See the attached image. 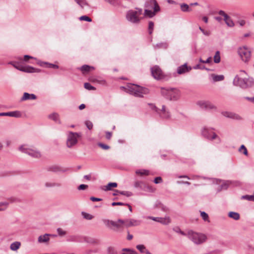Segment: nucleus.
Returning a JSON list of instances; mask_svg holds the SVG:
<instances>
[{
    "label": "nucleus",
    "instance_id": "nucleus-1",
    "mask_svg": "<svg viewBox=\"0 0 254 254\" xmlns=\"http://www.w3.org/2000/svg\"><path fill=\"white\" fill-rule=\"evenodd\" d=\"M161 95L171 101L178 100L181 96L180 91L174 88H161Z\"/></svg>",
    "mask_w": 254,
    "mask_h": 254
},
{
    "label": "nucleus",
    "instance_id": "nucleus-2",
    "mask_svg": "<svg viewBox=\"0 0 254 254\" xmlns=\"http://www.w3.org/2000/svg\"><path fill=\"white\" fill-rule=\"evenodd\" d=\"M142 13V9L135 8V10L131 9L127 11L126 15V19L129 22L138 24L140 23L142 18L140 15Z\"/></svg>",
    "mask_w": 254,
    "mask_h": 254
},
{
    "label": "nucleus",
    "instance_id": "nucleus-3",
    "mask_svg": "<svg viewBox=\"0 0 254 254\" xmlns=\"http://www.w3.org/2000/svg\"><path fill=\"white\" fill-rule=\"evenodd\" d=\"M127 90L130 94L137 97H143L144 94H147L149 93V90L147 88L135 84L127 85Z\"/></svg>",
    "mask_w": 254,
    "mask_h": 254
},
{
    "label": "nucleus",
    "instance_id": "nucleus-4",
    "mask_svg": "<svg viewBox=\"0 0 254 254\" xmlns=\"http://www.w3.org/2000/svg\"><path fill=\"white\" fill-rule=\"evenodd\" d=\"M189 238L196 245H200L207 240V236L202 233H199L190 231L188 232Z\"/></svg>",
    "mask_w": 254,
    "mask_h": 254
},
{
    "label": "nucleus",
    "instance_id": "nucleus-5",
    "mask_svg": "<svg viewBox=\"0 0 254 254\" xmlns=\"http://www.w3.org/2000/svg\"><path fill=\"white\" fill-rule=\"evenodd\" d=\"M234 83L245 88L253 86L254 84V80L252 77L242 78L236 76L234 79Z\"/></svg>",
    "mask_w": 254,
    "mask_h": 254
},
{
    "label": "nucleus",
    "instance_id": "nucleus-6",
    "mask_svg": "<svg viewBox=\"0 0 254 254\" xmlns=\"http://www.w3.org/2000/svg\"><path fill=\"white\" fill-rule=\"evenodd\" d=\"M81 133L77 132H69L66 140V145L71 148L77 143V138L81 137Z\"/></svg>",
    "mask_w": 254,
    "mask_h": 254
},
{
    "label": "nucleus",
    "instance_id": "nucleus-7",
    "mask_svg": "<svg viewBox=\"0 0 254 254\" xmlns=\"http://www.w3.org/2000/svg\"><path fill=\"white\" fill-rule=\"evenodd\" d=\"M19 149L21 152L27 154L34 158H39L41 156V152L39 150L37 149L27 148L24 145L20 146Z\"/></svg>",
    "mask_w": 254,
    "mask_h": 254
},
{
    "label": "nucleus",
    "instance_id": "nucleus-8",
    "mask_svg": "<svg viewBox=\"0 0 254 254\" xmlns=\"http://www.w3.org/2000/svg\"><path fill=\"white\" fill-rule=\"evenodd\" d=\"M238 54L242 60L245 62H248L250 59L251 52L246 46L239 48Z\"/></svg>",
    "mask_w": 254,
    "mask_h": 254
},
{
    "label": "nucleus",
    "instance_id": "nucleus-9",
    "mask_svg": "<svg viewBox=\"0 0 254 254\" xmlns=\"http://www.w3.org/2000/svg\"><path fill=\"white\" fill-rule=\"evenodd\" d=\"M151 74L155 79L159 80L163 77V72L158 66H154L151 68Z\"/></svg>",
    "mask_w": 254,
    "mask_h": 254
},
{
    "label": "nucleus",
    "instance_id": "nucleus-10",
    "mask_svg": "<svg viewBox=\"0 0 254 254\" xmlns=\"http://www.w3.org/2000/svg\"><path fill=\"white\" fill-rule=\"evenodd\" d=\"M134 187L135 188H139L141 190L144 191H154V190L151 187L147 186L144 182L142 181H136L134 183Z\"/></svg>",
    "mask_w": 254,
    "mask_h": 254
},
{
    "label": "nucleus",
    "instance_id": "nucleus-11",
    "mask_svg": "<svg viewBox=\"0 0 254 254\" xmlns=\"http://www.w3.org/2000/svg\"><path fill=\"white\" fill-rule=\"evenodd\" d=\"M13 66L19 70L25 72L32 73L39 72V70L30 66H23L21 65L14 64Z\"/></svg>",
    "mask_w": 254,
    "mask_h": 254
},
{
    "label": "nucleus",
    "instance_id": "nucleus-12",
    "mask_svg": "<svg viewBox=\"0 0 254 254\" xmlns=\"http://www.w3.org/2000/svg\"><path fill=\"white\" fill-rule=\"evenodd\" d=\"M156 112L163 119H169L171 116L170 113L167 110L165 105H162L161 109L156 110Z\"/></svg>",
    "mask_w": 254,
    "mask_h": 254
},
{
    "label": "nucleus",
    "instance_id": "nucleus-13",
    "mask_svg": "<svg viewBox=\"0 0 254 254\" xmlns=\"http://www.w3.org/2000/svg\"><path fill=\"white\" fill-rule=\"evenodd\" d=\"M218 14L224 17V20L226 24L229 27H233L234 26V23L232 20L231 18L223 10L219 11Z\"/></svg>",
    "mask_w": 254,
    "mask_h": 254
},
{
    "label": "nucleus",
    "instance_id": "nucleus-14",
    "mask_svg": "<svg viewBox=\"0 0 254 254\" xmlns=\"http://www.w3.org/2000/svg\"><path fill=\"white\" fill-rule=\"evenodd\" d=\"M197 104L202 109H216V107L209 101H199Z\"/></svg>",
    "mask_w": 254,
    "mask_h": 254
},
{
    "label": "nucleus",
    "instance_id": "nucleus-15",
    "mask_svg": "<svg viewBox=\"0 0 254 254\" xmlns=\"http://www.w3.org/2000/svg\"><path fill=\"white\" fill-rule=\"evenodd\" d=\"M149 219H151L153 221L160 222L163 224H168L170 223V219L169 217H166L165 218L161 217H154L152 216H149L148 217Z\"/></svg>",
    "mask_w": 254,
    "mask_h": 254
},
{
    "label": "nucleus",
    "instance_id": "nucleus-16",
    "mask_svg": "<svg viewBox=\"0 0 254 254\" xmlns=\"http://www.w3.org/2000/svg\"><path fill=\"white\" fill-rule=\"evenodd\" d=\"M124 221L125 225L127 227L138 226L140 224V221L134 219H127Z\"/></svg>",
    "mask_w": 254,
    "mask_h": 254
},
{
    "label": "nucleus",
    "instance_id": "nucleus-17",
    "mask_svg": "<svg viewBox=\"0 0 254 254\" xmlns=\"http://www.w3.org/2000/svg\"><path fill=\"white\" fill-rule=\"evenodd\" d=\"M21 114L20 112L16 111L9 112L0 113V116H9L15 118H18L21 116Z\"/></svg>",
    "mask_w": 254,
    "mask_h": 254
},
{
    "label": "nucleus",
    "instance_id": "nucleus-18",
    "mask_svg": "<svg viewBox=\"0 0 254 254\" xmlns=\"http://www.w3.org/2000/svg\"><path fill=\"white\" fill-rule=\"evenodd\" d=\"M191 67L190 66H188L187 64H185L183 65L178 67L177 69V72L179 74L185 73L187 72H189L190 70Z\"/></svg>",
    "mask_w": 254,
    "mask_h": 254
},
{
    "label": "nucleus",
    "instance_id": "nucleus-19",
    "mask_svg": "<svg viewBox=\"0 0 254 254\" xmlns=\"http://www.w3.org/2000/svg\"><path fill=\"white\" fill-rule=\"evenodd\" d=\"M124 224V221L122 219H119L117 222L115 221V224L113 225V227H115L113 230L116 231L122 230Z\"/></svg>",
    "mask_w": 254,
    "mask_h": 254
},
{
    "label": "nucleus",
    "instance_id": "nucleus-20",
    "mask_svg": "<svg viewBox=\"0 0 254 254\" xmlns=\"http://www.w3.org/2000/svg\"><path fill=\"white\" fill-rule=\"evenodd\" d=\"M202 133L205 137L209 139L213 140L218 137L217 135L214 132H213V135L211 137L208 133L207 129L206 128H203Z\"/></svg>",
    "mask_w": 254,
    "mask_h": 254
},
{
    "label": "nucleus",
    "instance_id": "nucleus-21",
    "mask_svg": "<svg viewBox=\"0 0 254 254\" xmlns=\"http://www.w3.org/2000/svg\"><path fill=\"white\" fill-rule=\"evenodd\" d=\"M83 74H85L90 71L91 70H94L93 66H89L88 65L84 64L79 68Z\"/></svg>",
    "mask_w": 254,
    "mask_h": 254
},
{
    "label": "nucleus",
    "instance_id": "nucleus-22",
    "mask_svg": "<svg viewBox=\"0 0 254 254\" xmlns=\"http://www.w3.org/2000/svg\"><path fill=\"white\" fill-rule=\"evenodd\" d=\"M36 96L34 94H29L28 93L25 92L23 94L21 100L23 101L27 100H35L36 99Z\"/></svg>",
    "mask_w": 254,
    "mask_h": 254
},
{
    "label": "nucleus",
    "instance_id": "nucleus-23",
    "mask_svg": "<svg viewBox=\"0 0 254 254\" xmlns=\"http://www.w3.org/2000/svg\"><path fill=\"white\" fill-rule=\"evenodd\" d=\"M49 236H50V235L48 234L40 236L38 239V242L40 243L48 242L50 240L49 238Z\"/></svg>",
    "mask_w": 254,
    "mask_h": 254
},
{
    "label": "nucleus",
    "instance_id": "nucleus-24",
    "mask_svg": "<svg viewBox=\"0 0 254 254\" xmlns=\"http://www.w3.org/2000/svg\"><path fill=\"white\" fill-rule=\"evenodd\" d=\"M38 64L41 66H43L45 65H47V67L49 68H56V69H57L59 68V66L58 65L49 63L47 62H39L38 63Z\"/></svg>",
    "mask_w": 254,
    "mask_h": 254
},
{
    "label": "nucleus",
    "instance_id": "nucleus-25",
    "mask_svg": "<svg viewBox=\"0 0 254 254\" xmlns=\"http://www.w3.org/2000/svg\"><path fill=\"white\" fill-rule=\"evenodd\" d=\"M45 187L46 188H50L53 187H60L61 185L60 183L53 182H45Z\"/></svg>",
    "mask_w": 254,
    "mask_h": 254
},
{
    "label": "nucleus",
    "instance_id": "nucleus-26",
    "mask_svg": "<svg viewBox=\"0 0 254 254\" xmlns=\"http://www.w3.org/2000/svg\"><path fill=\"white\" fill-rule=\"evenodd\" d=\"M48 117L50 119H51L53 121H54L56 122H57L58 123H60V121L59 120V115L56 113H53L51 114H50L48 116Z\"/></svg>",
    "mask_w": 254,
    "mask_h": 254
},
{
    "label": "nucleus",
    "instance_id": "nucleus-27",
    "mask_svg": "<svg viewBox=\"0 0 254 254\" xmlns=\"http://www.w3.org/2000/svg\"><path fill=\"white\" fill-rule=\"evenodd\" d=\"M21 243L19 242H15L11 244L10 249L13 251H17L20 247Z\"/></svg>",
    "mask_w": 254,
    "mask_h": 254
},
{
    "label": "nucleus",
    "instance_id": "nucleus-28",
    "mask_svg": "<svg viewBox=\"0 0 254 254\" xmlns=\"http://www.w3.org/2000/svg\"><path fill=\"white\" fill-rule=\"evenodd\" d=\"M85 241L92 245H96L98 243V240L91 237H86L85 238Z\"/></svg>",
    "mask_w": 254,
    "mask_h": 254
},
{
    "label": "nucleus",
    "instance_id": "nucleus-29",
    "mask_svg": "<svg viewBox=\"0 0 254 254\" xmlns=\"http://www.w3.org/2000/svg\"><path fill=\"white\" fill-rule=\"evenodd\" d=\"M211 76L214 82L222 81L224 79V76L223 75H215L212 74Z\"/></svg>",
    "mask_w": 254,
    "mask_h": 254
},
{
    "label": "nucleus",
    "instance_id": "nucleus-30",
    "mask_svg": "<svg viewBox=\"0 0 254 254\" xmlns=\"http://www.w3.org/2000/svg\"><path fill=\"white\" fill-rule=\"evenodd\" d=\"M181 9L183 12H190L192 9L190 8L189 5L186 3H182L180 4Z\"/></svg>",
    "mask_w": 254,
    "mask_h": 254
},
{
    "label": "nucleus",
    "instance_id": "nucleus-31",
    "mask_svg": "<svg viewBox=\"0 0 254 254\" xmlns=\"http://www.w3.org/2000/svg\"><path fill=\"white\" fill-rule=\"evenodd\" d=\"M228 216L235 220H238L240 219V214L237 212H230L228 214Z\"/></svg>",
    "mask_w": 254,
    "mask_h": 254
},
{
    "label": "nucleus",
    "instance_id": "nucleus-32",
    "mask_svg": "<svg viewBox=\"0 0 254 254\" xmlns=\"http://www.w3.org/2000/svg\"><path fill=\"white\" fill-rule=\"evenodd\" d=\"M48 170L51 172H57L61 171V169L60 167L57 165H53L50 166L48 168Z\"/></svg>",
    "mask_w": 254,
    "mask_h": 254
},
{
    "label": "nucleus",
    "instance_id": "nucleus-33",
    "mask_svg": "<svg viewBox=\"0 0 254 254\" xmlns=\"http://www.w3.org/2000/svg\"><path fill=\"white\" fill-rule=\"evenodd\" d=\"M135 173L137 175H139L140 176H147L149 175V171L146 170L141 169V170H137L135 171Z\"/></svg>",
    "mask_w": 254,
    "mask_h": 254
},
{
    "label": "nucleus",
    "instance_id": "nucleus-34",
    "mask_svg": "<svg viewBox=\"0 0 254 254\" xmlns=\"http://www.w3.org/2000/svg\"><path fill=\"white\" fill-rule=\"evenodd\" d=\"M154 23L153 22L150 21L148 22V31L149 35L152 34L154 29Z\"/></svg>",
    "mask_w": 254,
    "mask_h": 254
},
{
    "label": "nucleus",
    "instance_id": "nucleus-35",
    "mask_svg": "<svg viewBox=\"0 0 254 254\" xmlns=\"http://www.w3.org/2000/svg\"><path fill=\"white\" fill-rule=\"evenodd\" d=\"M116 191L119 193L120 194L125 195L127 197L131 196L133 195L132 192L129 191H120V190H116Z\"/></svg>",
    "mask_w": 254,
    "mask_h": 254
},
{
    "label": "nucleus",
    "instance_id": "nucleus-36",
    "mask_svg": "<svg viewBox=\"0 0 254 254\" xmlns=\"http://www.w3.org/2000/svg\"><path fill=\"white\" fill-rule=\"evenodd\" d=\"M117 187V184L116 183H109L106 186V188L104 189L105 190H111L112 188H116Z\"/></svg>",
    "mask_w": 254,
    "mask_h": 254
},
{
    "label": "nucleus",
    "instance_id": "nucleus-37",
    "mask_svg": "<svg viewBox=\"0 0 254 254\" xmlns=\"http://www.w3.org/2000/svg\"><path fill=\"white\" fill-rule=\"evenodd\" d=\"M219 51H217L214 56V62L215 63H219L220 62V55Z\"/></svg>",
    "mask_w": 254,
    "mask_h": 254
},
{
    "label": "nucleus",
    "instance_id": "nucleus-38",
    "mask_svg": "<svg viewBox=\"0 0 254 254\" xmlns=\"http://www.w3.org/2000/svg\"><path fill=\"white\" fill-rule=\"evenodd\" d=\"M155 12L148 9H145L144 15L148 16L150 18L153 17L155 15Z\"/></svg>",
    "mask_w": 254,
    "mask_h": 254
},
{
    "label": "nucleus",
    "instance_id": "nucleus-39",
    "mask_svg": "<svg viewBox=\"0 0 254 254\" xmlns=\"http://www.w3.org/2000/svg\"><path fill=\"white\" fill-rule=\"evenodd\" d=\"M231 119L238 120V121L242 120V118L241 116H240L239 115H238L237 114H236V113H234L233 112H232Z\"/></svg>",
    "mask_w": 254,
    "mask_h": 254
},
{
    "label": "nucleus",
    "instance_id": "nucleus-40",
    "mask_svg": "<svg viewBox=\"0 0 254 254\" xmlns=\"http://www.w3.org/2000/svg\"><path fill=\"white\" fill-rule=\"evenodd\" d=\"M75 1L82 7L83 8L87 4L85 0H75Z\"/></svg>",
    "mask_w": 254,
    "mask_h": 254
},
{
    "label": "nucleus",
    "instance_id": "nucleus-41",
    "mask_svg": "<svg viewBox=\"0 0 254 254\" xmlns=\"http://www.w3.org/2000/svg\"><path fill=\"white\" fill-rule=\"evenodd\" d=\"M82 215L85 219L87 220H91L93 218L92 215L86 212H82Z\"/></svg>",
    "mask_w": 254,
    "mask_h": 254
},
{
    "label": "nucleus",
    "instance_id": "nucleus-42",
    "mask_svg": "<svg viewBox=\"0 0 254 254\" xmlns=\"http://www.w3.org/2000/svg\"><path fill=\"white\" fill-rule=\"evenodd\" d=\"M84 87L85 89L87 90H95V88L94 87H93L90 83L87 82L84 83Z\"/></svg>",
    "mask_w": 254,
    "mask_h": 254
},
{
    "label": "nucleus",
    "instance_id": "nucleus-43",
    "mask_svg": "<svg viewBox=\"0 0 254 254\" xmlns=\"http://www.w3.org/2000/svg\"><path fill=\"white\" fill-rule=\"evenodd\" d=\"M105 225L110 228L113 226V224H115V221L112 220H107L104 221Z\"/></svg>",
    "mask_w": 254,
    "mask_h": 254
},
{
    "label": "nucleus",
    "instance_id": "nucleus-44",
    "mask_svg": "<svg viewBox=\"0 0 254 254\" xmlns=\"http://www.w3.org/2000/svg\"><path fill=\"white\" fill-rule=\"evenodd\" d=\"M152 2H153V3L154 5V11L153 12H154L155 14L156 12L159 11L160 7H159V5H158V4L157 3L156 1L155 0H153L152 1Z\"/></svg>",
    "mask_w": 254,
    "mask_h": 254
},
{
    "label": "nucleus",
    "instance_id": "nucleus-45",
    "mask_svg": "<svg viewBox=\"0 0 254 254\" xmlns=\"http://www.w3.org/2000/svg\"><path fill=\"white\" fill-rule=\"evenodd\" d=\"M242 198L243 199H246L248 200L254 201V195H246L242 196Z\"/></svg>",
    "mask_w": 254,
    "mask_h": 254
},
{
    "label": "nucleus",
    "instance_id": "nucleus-46",
    "mask_svg": "<svg viewBox=\"0 0 254 254\" xmlns=\"http://www.w3.org/2000/svg\"><path fill=\"white\" fill-rule=\"evenodd\" d=\"M57 232L59 235L60 236H64L66 234L65 231L63 230L62 228H60L57 229Z\"/></svg>",
    "mask_w": 254,
    "mask_h": 254
},
{
    "label": "nucleus",
    "instance_id": "nucleus-47",
    "mask_svg": "<svg viewBox=\"0 0 254 254\" xmlns=\"http://www.w3.org/2000/svg\"><path fill=\"white\" fill-rule=\"evenodd\" d=\"M200 215H201V216L202 217V219L204 221H209V220H208V214L206 213H205V212L203 211V212H201Z\"/></svg>",
    "mask_w": 254,
    "mask_h": 254
},
{
    "label": "nucleus",
    "instance_id": "nucleus-48",
    "mask_svg": "<svg viewBox=\"0 0 254 254\" xmlns=\"http://www.w3.org/2000/svg\"><path fill=\"white\" fill-rule=\"evenodd\" d=\"M79 19L80 20H85L88 22H91L92 19L86 15H83L80 17Z\"/></svg>",
    "mask_w": 254,
    "mask_h": 254
},
{
    "label": "nucleus",
    "instance_id": "nucleus-49",
    "mask_svg": "<svg viewBox=\"0 0 254 254\" xmlns=\"http://www.w3.org/2000/svg\"><path fill=\"white\" fill-rule=\"evenodd\" d=\"M98 145L103 149L107 150L110 148V146L108 145L103 144L102 143H99Z\"/></svg>",
    "mask_w": 254,
    "mask_h": 254
},
{
    "label": "nucleus",
    "instance_id": "nucleus-50",
    "mask_svg": "<svg viewBox=\"0 0 254 254\" xmlns=\"http://www.w3.org/2000/svg\"><path fill=\"white\" fill-rule=\"evenodd\" d=\"M136 249L139 251L141 253H143L144 252V250H145V247L144 245H137L136 247Z\"/></svg>",
    "mask_w": 254,
    "mask_h": 254
},
{
    "label": "nucleus",
    "instance_id": "nucleus-51",
    "mask_svg": "<svg viewBox=\"0 0 254 254\" xmlns=\"http://www.w3.org/2000/svg\"><path fill=\"white\" fill-rule=\"evenodd\" d=\"M244 150L243 151V154L245 155H248V151H247V149L246 148V147L244 145H242L240 147V148H239V151H241V150Z\"/></svg>",
    "mask_w": 254,
    "mask_h": 254
},
{
    "label": "nucleus",
    "instance_id": "nucleus-52",
    "mask_svg": "<svg viewBox=\"0 0 254 254\" xmlns=\"http://www.w3.org/2000/svg\"><path fill=\"white\" fill-rule=\"evenodd\" d=\"M222 114L224 117L227 118H231L232 112H223L222 113Z\"/></svg>",
    "mask_w": 254,
    "mask_h": 254
},
{
    "label": "nucleus",
    "instance_id": "nucleus-53",
    "mask_svg": "<svg viewBox=\"0 0 254 254\" xmlns=\"http://www.w3.org/2000/svg\"><path fill=\"white\" fill-rule=\"evenodd\" d=\"M85 125L89 129H91L92 127H93V124L92 123L90 122V121H86L85 122Z\"/></svg>",
    "mask_w": 254,
    "mask_h": 254
},
{
    "label": "nucleus",
    "instance_id": "nucleus-54",
    "mask_svg": "<svg viewBox=\"0 0 254 254\" xmlns=\"http://www.w3.org/2000/svg\"><path fill=\"white\" fill-rule=\"evenodd\" d=\"M211 61V57H209L207 58V59L205 60H203L201 59H199V62L202 63H205V64H209Z\"/></svg>",
    "mask_w": 254,
    "mask_h": 254
},
{
    "label": "nucleus",
    "instance_id": "nucleus-55",
    "mask_svg": "<svg viewBox=\"0 0 254 254\" xmlns=\"http://www.w3.org/2000/svg\"><path fill=\"white\" fill-rule=\"evenodd\" d=\"M88 188V186L87 185L81 184L78 187V190H84Z\"/></svg>",
    "mask_w": 254,
    "mask_h": 254
},
{
    "label": "nucleus",
    "instance_id": "nucleus-56",
    "mask_svg": "<svg viewBox=\"0 0 254 254\" xmlns=\"http://www.w3.org/2000/svg\"><path fill=\"white\" fill-rule=\"evenodd\" d=\"M199 30L202 32V33L204 35L208 36L210 35V32L209 31H205L203 29H202L201 27H199Z\"/></svg>",
    "mask_w": 254,
    "mask_h": 254
},
{
    "label": "nucleus",
    "instance_id": "nucleus-57",
    "mask_svg": "<svg viewBox=\"0 0 254 254\" xmlns=\"http://www.w3.org/2000/svg\"><path fill=\"white\" fill-rule=\"evenodd\" d=\"M174 230L177 233H179L181 234L182 235H185V233L182 231L180 228H177L176 229H174Z\"/></svg>",
    "mask_w": 254,
    "mask_h": 254
},
{
    "label": "nucleus",
    "instance_id": "nucleus-58",
    "mask_svg": "<svg viewBox=\"0 0 254 254\" xmlns=\"http://www.w3.org/2000/svg\"><path fill=\"white\" fill-rule=\"evenodd\" d=\"M162 182V178L160 177H156L154 181L155 184H158Z\"/></svg>",
    "mask_w": 254,
    "mask_h": 254
},
{
    "label": "nucleus",
    "instance_id": "nucleus-59",
    "mask_svg": "<svg viewBox=\"0 0 254 254\" xmlns=\"http://www.w3.org/2000/svg\"><path fill=\"white\" fill-rule=\"evenodd\" d=\"M112 133L111 132L107 131L106 132V137L107 139L109 140L111 139Z\"/></svg>",
    "mask_w": 254,
    "mask_h": 254
},
{
    "label": "nucleus",
    "instance_id": "nucleus-60",
    "mask_svg": "<svg viewBox=\"0 0 254 254\" xmlns=\"http://www.w3.org/2000/svg\"><path fill=\"white\" fill-rule=\"evenodd\" d=\"M112 206H116V205H125V203L121 202H114L112 203Z\"/></svg>",
    "mask_w": 254,
    "mask_h": 254
},
{
    "label": "nucleus",
    "instance_id": "nucleus-61",
    "mask_svg": "<svg viewBox=\"0 0 254 254\" xmlns=\"http://www.w3.org/2000/svg\"><path fill=\"white\" fill-rule=\"evenodd\" d=\"M90 199L91 200H92L93 201H101L102 200L101 198L95 197L94 196L91 197Z\"/></svg>",
    "mask_w": 254,
    "mask_h": 254
},
{
    "label": "nucleus",
    "instance_id": "nucleus-62",
    "mask_svg": "<svg viewBox=\"0 0 254 254\" xmlns=\"http://www.w3.org/2000/svg\"><path fill=\"white\" fill-rule=\"evenodd\" d=\"M35 59V58L33 57H31V56H30L29 55H25L24 56V61H25V62H27L28 61V59Z\"/></svg>",
    "mask_w": 254,
    "mask_h": 254
},
{
    "label": "nucleus",
    "instance_id": "nucleus-63",
    "mask_svg": "<svg viewBox=\"0 0 254 254\" xmlns=\"http://www.w3.org/2000/svg\"><path fill=\"white\" fill-rule=\"evenodd\" d=\"M194 69H203L204 68V66H201L199 64H197L195 66H194Z\"/></svg>",
    "mask_w": 254,
    "mask_h": 254
},
{
    "label": "nucleus",
    "instance_id": "nucleus-64",
    "mask_svg": "<svg viewBox=\"0 0 254 254\" xmlns=\"http://www.w3.org/2000/svg\"><path fill=\"white\" fill-rule=\"evenodd\" d=\"M245 99L254 103V97H245Z\"/></svg>",
    "mask_w": 254,
    "mask_h": 254
}]
</instances>
